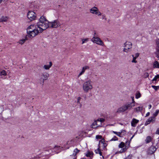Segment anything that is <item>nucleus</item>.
<instances>
[{
	"label": "nucleus",
	"mask_w": 159,
	"mask_h": 159,
	"mask_svg": "<svg viewBox=\"0 0 159 159\" xmlns=\"http://www.w3.org/2000/svg\"><path fill=\"white\" fill-rule=\"evenodd\" d=\"M90 12L93 14L97 15L98 16L101 15V13L99 11L98 8L95 7H94L91 8L90 10Z\"/></svg>",
	"instance_id": "0eeeda50"
},
{
	"label": "nucleus",
	"mask_w": 159,
	"mask_h": 159,
	"mask_svg": "<svg viewBox=\"0 0 159 159\" xmlns=\"http://www.w3.org/2000/svg\"><path fill=\"white\" fill-rule=\"evenodd\" d=\"M113 132L114 134H118V132H116L114 131H113Z\"/></svg>",
	"instance_id": "864d4df0"
},
{
	"label": "nucleus",
	"mask_w": 159,
	"mask_h": 159,
	"mask_svg": "<svg viewBox=\"0 0 159 159\" xmlns=\"http://www.w3.org/2000/svg\"><path fill=\"white\" fill-rule=\"evenodd\" d=\"M121 132H118V134H116V135L119 137H120V135Z\"/></svg>",
	"instance_id": "09e8293b"
},
{
	"label": "nucleus",
	"mask_w": 159,
	"mask_h": 159,
	"mask_svg": "<svg viewBox=\"0 0 159 159\" xmlns=\"http://www.w3.org/2000/svg\"><path fill=\"white\" fill-rule=\"evenodd\" d=\"M134 135H135L134 134V135H133V136H132L131 138H130V140H129V141H130H130H131V139H132L134 137Z\"/></svg>",
	"instance_id": "3c124183"
},
{
	"label": "nucleus",
	"mask_w": 159,
	"mask_h": 159,
	"mask_svg": "<svg viewBox=\"0 0 159 159\" xmlns=\"http://www.w3.org/2000/svg\"><path fill=\"white\" fill-rule=\"evenodd\" d=\"M1 2V0H0V3Z\"/></svg>",
	"instance_id": "bf43d9fd"
},
{
	"label": "nucleus",
	"mask_w": 159,
	"mask_h": 159,
	"mask_svg": "<svg viewBox=\"0 0 159 159\" xmlns=\"http://www.w3.org/2000/svg\"><path fill=\"white\" fill-rule=\"evenodd\" d=\"M158 48H159V39L157 40L156 42ZM157 57L159 58V51L158 52L157 55Z\"/></svg>",
	"instance_id": "bb28decb"
},
{
	"label": "nucleus",
	"mask_w": 159,
	"mask_h": 159,
	"mask_svg": "<svg viewBox=\"0 0 159 159\" xmlns=\"http://www.w3.org/2000/svg\"><path fill=\"white\" fill-rule=\"evenodd\" d=\"M154 68H159V63L157 61H155L153 64Z\"/></svg>",
	"instance_id": "6ab92c4d"
},
{
	"label": "nucleus",
	"mask_w": 159,
	"mask_h": 159,
	"mask_svg": "<svg viewBox=\"0 0 159 159\" xmlns=\"http://www.w3.org/2000/svg\"><path fill=\"white\" fill-rule=\"evenodd\" d=\"M80 150H78L77 148H75L73 151V153L72 156L74 157L75 156L76 154L79 152Z\"/></svg>",
	"instance_id": "5701e85b"
},
{
	"label": "nucleus",
	"mask_w": 159,
	"mask_h": 159,
	"mask_svg": "<svg viewBox=\"0 0 159 159\" xmlns=\"http://www.w3.org/2000/svg\"><path fill=\"white\" fill-rule=\"evenodd\" d=\"M92 41L93 43H95L99 45L103 46L104 45L102 41L98 37L94 36L92 39Z\"/></svg>",
	"instance_id": "9d476101"
},
{
	"label": "nucleus",
	"mask_w": 159,
	"mask_h": 159,
	"mask_svg": "<svg viewBox=\"0 0 159 159\" xmlns=\"http://www.w3.org/2000/svg\"><path fill=\"white\" fill-rule=\"evenodd\" d=\"M119 148H121V149H124L125 148V143L123 142H121L119 145Z\"/></svg>",
	"instance_id": "aec40b11"
},
{
	"label": "nucleus",
	"mask_w": 159,
	"mask_h": 159,
	"mask_svg": "<svg viewBox=\"0 0 159 159\" xmlns=\"http://www.w3.org/2000/svg\"><path fill=\"white\" fill-rule=\"evenodd\" d=\"M27 39H27L26 38L25 39H22V40H20L19 41V43L20 44H22L25 42L26 40H27Z\"/></svg>",
	"instance_id": "7c9ffc66"
},
{
	"label": "nucleus",
	"mask_w": 159,
	"mask_h": 159,
	"mask_svg": "<svg viewBox=\"0 0 159 159\" xmlns=\"http://www.w3.org/2000/svg\"><path fill=\"white\" fill-rule=\"evenodd\" d=\"M143 109V107H138L135 108L134 109V111H136L137 112H138L139 111H141Z\"/></svg>",
	"instance_id": "412c9836"
},
{
	"label": "nucleus",
	"mask_w": 159,
	"mask_h": 159,
	"mask_svg": "<svg viewBox=\"0 0 159 159\" xmlns=\"http://www.w3.org/2000/svg\"><path fill=\"white\" fill-rule=\"evenodd\" d=\"M132 56L133 57V59L132 61V62L136 63L137 61L135 60L136 58L134 57V55H132Z\"/></svg>",
	"instance_id": "c9c22d12"
},
{
	"label": "nucleus",
	"mask_w": 159,
	"mask_h": 159,
	"mask_svg": "<svg viewBox=\"0 0 159 159\" xmlns=\"http://www.w3.org/2000/svg\"><path fill=\"white\" fill-rule=\"evenodd\" d=\"M149 76V75L148 73L146 72L144 74V76L145 78L148 77Z\"/></svg>",
	"instance_id": "c03bdc74"
},
{
	"label": "nucleus",
	"mask_w": 159,
	"mask_h": 159,
	"mask_svg": "<svg viewBox=\"0 0 159 159\" xmlns=\"http://www.w3.org/2000/svg\"><path fill=\"white\" fill-rule=\"evenodd\" d=\"M152 140V138L150 136H147L146 139H145V141L146 143H150Z\"/></svg>",
	"instance_id": "a211bd4d"
},
{
	"label": "nucleus",
	"mask_w": 159,
	"mask_h": 159,
	"mask_svg": "<svg viewBox=\"0 0 159 159\" xmlns=\"http://www.w3.org/2000/svg\"><path fill=\"white\" fill-rule=\"evenodd\" d=\"M83 73L84 72V71L82 70L81 71Z\"/></svg>",
	"instance_id": "4d7b16f0"
},
{
	"label": "nucleus",
	"mask_w": 159,
	"mask_h": 159,
	"mask_svg": "<svg viewBox=\"0 0 159 159\" xmlns=\"http://www.w3.org/2000/svg\"><path fill=\"white\" fill-rule=\"evenodd\" d=\"M156 134H159V128H158L156 132Z\"/></svg>",
	"instance_id": "49530a36"
},
{
	"label": "nucleus",
	"mask_w": 159,
	"mask_h": 159,
	"mask_svg": "<svg viewBox=\"0 0 159 159\" xmlns=\"http://www.w3.org/2000/svg\"><path fill=\"white\" fill-rule=\"evenodd\" d=\"M89 67L88 66H84L82 68V70L84 71H85V70L86 69H89Z\"/></svg>",
	"instance_id": "58836bf2"
},
{
	"label": "nucleus",
	"mask_w": 159,
	"mask_h": 159,
	"mask_svg": "<svg viewBox=\"0 0 159 159\" xmlns=\"http://www.w3.org/2000/svg\"><path fill=\"white\" fill-rule=\"evenodd\" d=\"M133 155L132 154H129L127 157L125 158L124 159H131Z\"/></svg>",
	"instance_id": "4c0bfd02"
},
{
	"label": "nucleus",
	"mask_w": 159,
	"mask_h": 159,
	"mask_svg": "<svg viewBox=\"0 0 159 159\" xmlns=\"http://www.w3.org/2000/svg\"><path fill=\"white\" fill-rule=\"evenodd\" d=\"M130 142L129 141H127L125 142V148L124 149H121L120 151V153H123L125 152L127 149L128 148L130 143Z\"/></svg>",
	"instance_id": "ddd939ff"
},
{
	"label": "nucleus",
	"mask_w": 159,
	"mask_h": 159,
	"mask_svg": "<svg viewBox=\"0 0 159 159\" xmlns=\"http://www.w3.org/2000/svg\"><path fill=\"white\" fill-rule=\"evenodd\" d=\"M150 115V112H148L146 115V117Z\"/></svg>",
	"instance_id": "8fccbe9b"
},
{
	"label": "nucleus",
	"mask_w": 159,
	"mask_h": 159,
	"mask_svg": "<svg viewBox=\"0 0 159 159\" xmlns=\"http://www.w3.org/2000/svg\"><path fill=\"white\" fill-rule=\"evenodd\" d=\"M0 75H4L5 76L7 75V73L4 70H2L0 72Z\"/></svg>",
	"instance_id": "c85d7f7f"
},
{
	"label": "nucleus",
	"mask_w": 159,
	"mask_h": 159,
	"mask_svg": "<svg viewBox=\"0 0 159 159\" xmlns=\"http://www.w3.org/2000/svg\"><path fill=\"white\" fill-rule=\"evenodd\" d=\"M40 32L39 29L38 27H37L36 29L34 30L33 31H29L28 32V34L26 36V39H28V38H30V39L34 38L39 33H42Z\"/></svg>",
	"instance_id": "20e7f679"
},
{
	"label": "nucleus",
	"mask_w": 159,
	"mask_h": 159,
	"mask_svg": "<svg viewBox=\"0 0 159 159\" xmlns=\"http://www.w3.org/2000/svg\"><path fill=\"white\" fill-rule=\"evenodd\" d=\"M81 99V98L80 97H78V98L77 101V103H79L80 104V107H81V105H82L81 104H80V100Z\"/></svg>",
	"instance_id": "79ce46f5"
},
{
	"label": "nucleus",
	"mask_w": 159,
	"mask_h": 159,
	"mask_svg": "<svg viewBox=\"0 0 159 159\" xmlns=\"http://www.w3.org/2000/svg\"><path fill=\"white\" fill-rule=\"evenodd\" d=\"M98 154H99L100 156H102V152L101 151Z\"/></svg>",
	"instance_id": "5fc2aeb1"
},
{
	"label": "nucleus",
	"mask_w": 159,
	"mask_h": 159,
	"mask_svg": "<svg viewBox=\"0 0 159 159\" xmlns=\"http://www.w3.org/2000/svg\"><path fill=\"white\" fill-rule=\"evenodd\" d=\"M159 79V75H157L155 76L153 79H152V81H156L157 79Z\"/></svg>",
	"instance_id": "2f4dec72"
},
{
	"label": "nucleus",
	"mask_w": 159,
	"mask_h": 159,
	"mask_svg": "<svg viewBox=\"0 0 159 159\" xmlns=\"http://www.w3.org/2000/svg\"><path fill=\"white\" fill-rule=\"evenodd\" d=\"M49 27L56 28L60 26V24L57 20L53 21L48 22Z\"/></svg>",
	"instance_id": "39448f33"
},
{
	"label": "nucleus",
	"mask_w": 159,
	"mask_h": 159,
	"mask_svg": "<svg viewBox=\"0 0 159 159\" xmlns=\"http://www.w3.org/2000/svg\"><path fill=\"white\" fill-rule=\"evenodd\" d=\"M151 122L150 121V119H149V118H148V119L146 120V122L145 123V125H148Z\"/></svg>",
	"instance_id": "72a5a7b5"
},
{
	"label": "nucleus",
	"mask_w": 159,
	"mask_h": 159,
	"mask_svg": "<svg viewBox=\"0 0 159 159\" xmlns=\"http://www.w3.org/2000/svg\"><path fill=\"white\" fill-rule=\"evenodd\" d=\"M88 39H82V44H83L84 43L87 42L88 41Z\"/></svg>",
	"instance_id": "e433bc0d"
},
{
	"label": "nucleus",
	"mask_w": 159,
	"mask_h": 159,
	"mask_svg": "<svg viewBox=\"0 0 159 159\" xmlns=\"http://www.w3.org/2000/svg\"><path fill=\"white\" fill-rule=\"evenodd\" d=\"M151 86L156 91H157L158 89H159V86H155L154 85H152Z\"/></svg>",
	"instance_id": "f704fd0d"
},
{
	"label": "nucleus",
	"mask_w": 159,
	"mask_h": 159,
	"mask_svg": "<svg viewBox=\"0 0 159 159\" xmlns=\"http://www.w3.org/2000/svg\"><path fill=\"white\" fill-rule=\"evenodd\" d=\"M102 19H105V20H107V19L106 18L105 16L103 15L102 16Z\"/></svg>",
	"instance_id": "de8ad7c7"
},
{
	"label": "nucleus",
	"mask_w": 159,
	"mask_h": 159,
	"mask_svg": "<svg viewBox=\"0 0 159 159\" xmlns=\"http://www.w3.org/2000/svg\"><path fill=\"white\" fill-rule=\"evenodd\" d=\"M159 112V110H156V111L155 112L153 113V116H154L155 117H156V116H157Z\"/></svg>",
	"instance_id": "c756f323"
},
{
	"label": "nucleus",
	"mask_w": 159,
	"mask_h": 159,
	"mask_svg": "<svg viewBox=\"0 0 159 159\" xmlns=\"http://www.w3.org/2000/svg\"><path fill=\"white\" fill-rule=\"evenodd\" d=\"M107 145V144L106 143L104 139H102L99 142L98 146L99 147V148H101V147H102V149L104 150L106 149V147Z\"/></svg>",
	"instance_id": "6e6552de"
},
{
	"label": "nucleus",
	"mask_w": 159,
	"mask_h": 159,
	"mask_svg": "<svg viewBox=\"0 0 159 159\" xmlns=\"http://www.w3.org/2000/svg\"><path fill=\"white\" fill-rule=\"evenodd\" d=\"M8 19V18L7 16H2L0 19L1 21H6Z\"/></svg>",
	"instance_id": "4be33fe9"
},
{
	"label": "nucleus",
	"mask_w": 159,
	"mask_h": 159,
	"mask_svg": "<svg viewBox=\"0 0 159 159\" xmlns=\"http://www.w3.org/2000/svg\"><path fill=\"white\" fill-rule=\"evenodd\" d=\"M132 99V102L127 103L121 107L118 108L116 111L118 113L123 112L127 110H130L132 109L133 107L135 106V102L134 101V98L133 97H131Z\"/></svg>",
	"instance_id": "f03ea898"
},
{
	"label": "nucleus",
	"mask_w": 159,
	"mask_h": 159,
	"mask_svg": "<svg viewBox=\"0 0 159 159\" xmlns=\"http://www.w3.org/2000/svg\"><path fill=\"white\" fill-rule=\"evenodd\" d=\"M28 19L30 21L34 20L36 17L35 13L33 11H29L27 15Z\"/></svg>",
	"instance_id": "9b49d317"
},
{
	"label": "nucleus",
	"mask_w": 159,
	"mask_h": 159,
	"mask_svg": "<svg viewBox=\"0 0 159 159\" xmlns=\"http://www.w3.org/2000/svg\"><path fill=\"white\" fill-rule=\"evenodd\" d=\"M100 148H99V147H98V149L95 150V152L96 154H98L100 152L101 150L99 149Z\"/></svg>",
	"instance_id": "a19ab883"
},
{
	"label": "nucleus",
	"mask_w": 159,
	"mask_h": 159,
	"mask_svg": "<svg viewBox=\"0 0 159 159\" xmlns=\"http://www.w3.org/2000/svg\"><path fill=\"white\" fill-rule=\"evenodd\" d=\"M152 107V105L151 104H150L148 106V108L149 109H150Z\"/></svg>",
	"instance_id": "603ef678"
},
{
	"label": "nucleus",
	"mask_w": 159,
	"mask_h": 159,
	"mask_svg": "<svg viewBox=\"0 0 159 159\" xmlns=\"http://www.w3.org/2000/svg\"><path fill=\"white\" fill-rule=\"evenodd\" d=\"M40 32H42L49 27L48 21L44 16H42L37 24Z\"/></svg>",
	"instance_id": "f257e3e1"
},
{
	"label": "nucleus",
	"mask_w": 159,
	"mask_h": 159,
	"mask_svg": "<svg viewBox=\"0 0 159 159\" xmlns=\"http://www.w3.org/2000/svg\"><path fill=\"white\" fill-rule=\"evenodd\" d=\"M139 120L135 118H133L131 122V125L133 127H135L136 124L139 122Z\"/></svg>",
	"instance_id": "4468645a"
},
{
	"label": "nucleus",
	"mask_w": 159,
	"mask_h": 159,
	"mask_svg": "<svg viewBox=\"0 0 159 159\" xmlns=\"http://www.w3.org/2000/svg\"><path fill=\"white\" fill-rule=\"evenodd\" d=\"M36 28V27L35 28L34 25H30L28 27V28L27 29V34H28V32L29 31H33L34 30H35Z\"/></svg>",
	"instance_id": "dca6fc26"
},
{
	"label": "nucleus",
	"mask_w": 159,
	"mask_h": 159,
	"mask_svg": "<svg viewBox=\"0 0 159 159\" xmlns=\"http://www.w3.org/2000/svg\"><path fill=\"white\" fill-rule=\"evenodd\" d=\"M149 118L150 119L151 122L152 123H154L156 121V117H155L154 116H152Z\"/></svg>",
	"instance_id": "b1692460"
},
{
	"label": "nucleus",
	"mask_w": 159,
	"mask_h": 159,
	"mask_svg": "<svg viewBox=\"0 0 159 159\" xmlns=\"http://www.w3.org/2000/svg\"><path fill=\"white\" fill-rule=\"evenodd\" d=\"M139 53H136L135 54V57H135V58H137L139 56Z\"/></svg>",
	"instance_id": "a18cd8bd"
},
{
	"label": "nucleus",
	"mask_w": 159,
	"mask_h": 159,
	"mask_svg": "<svg viewBox=\"0 0 159 159\" xmlns=\"http://www.w3.org/2000/svg\"><path fill=\"white\" fill-rule=\"evenodd\" d=\"M49 76V74L46 72L43 73L41 75V78L40 80V83L42 85H43L44 81L48 79Z\"/></svg>",
	"instance_id": "1a4fd4ad"
},
{
	"label": "nucleus",
	"mask_w": 159,
	"mask_h": 159,
	"mask_svg": "<svg viewBox=\"0 0 159 159\" xmlns=\"http://www.w3.org/2000/svg\"><path fill=\"white\" fill-rule=\"evenodd\" d=\"M98 122V121L97 120H95L91 125V127L95 129L97 128L98 126H100V125H98L97 124Z\"/></svg>",
	"instance_id": "2eb2a0df"
},
{
	"label": "nucleus",
	"mask_w": 159,
	"mask_h": 159,
	"mask_svg": "<svg viewBox=\"0 0 159 159\" xmlns=\"http://www.w3.org/2000/svg\"><path fill=\"white\" fill-rule=\"evenodd\" d=\"M125 48L123 49V51L128 53L130 51V50L132 48V44L131 42L126 41L124 44Z\"/></svg>",
	"instance_id": "423d86ee"
},
{
	"label": "nucleus",
	"mask_w": 159,
	"mask_h": 159,
	"mask_svg": "<svg viewBox=\"0 0 159 159\" xmlns=\"http://www.w3.org/2000/svg\"><path fill=\"white\" fill-rule=\"evenodd\" d=\"M61 149V147L60 146H55L54 148L53 149V150L54 151H55V150H58L59 151H60V150H59L60 149Z\"/></svg>",
	"instance_id": "cd10ccee"
},
{
	"label": "nucleus",
	"mask_w": 159,
	"mask_h": 159,
	"mask_svg": "<svg viewBox=\"0 0 159 159\" xmlns=\"http://www.w3.org/2000/svg\"><path fill=\"white\" fill-rule=\"evenodd\" d=\"M83 73L81 72L79 74V76H80Z\"/></svg>",
	"instance_id": "6e6d98bb"
},
{
	"label": "nucleus",
	"mask_w": 159,
	"mask_h": 159,
	"mask_svg": "<svg viewBox=\"0 0 159 159\" xmlns=\"http://www.w3.org/2000/svg\"><path fill=\"white\" fill-rule=\"evenodd\" d=\"M156 149L154 146H151L148 149L147 152L148 154H152L156 151Z\"/></svg>",
	"instance_id": "f8f14e48"
},
{
	"label": "nucleus",
	"mask_w": 159,
	"mask_h": 159,
	"mask_svg": "<svg viewBox=\"0 0 159 159\" xmlns=\"http://www.w3.org/2000/svg\"><path fill=\"white\" fill-rule=\"evenodd\" d=\"M93 153L92 152H88L85 154V155L87 157H91L93 155Z\"/></svg>",
	"instance_id": "a878e982"
},
{
	"label": "nucleus",
	"mask_w": 159,
	"mask_h": 159,
	"mask_svg": "<svg viewBox=\"0 0 159 159\" xmlns=\"http://www.w3.org/2000/svg\"><path fill=\"white\" fill-rule=\"evenodd\" d=\"M118 140V138L116 137L115 136H114L110 140V141H116Z\"/></svg>",
	"instance_id": "473e14b6"
},
{
	"label": "nucleus",
	"mask_w": 159,
	"mask_h": 159,
	"mask_svg": "<svg viewBox=\"0 0 159 159\" xmlns=\"http://www.w3.org/2000/svg\"><path fill=\"white\" fill-rule=\"evenodd\" d=\"M52 62L50 61L49 62V65H45L43 66V68L46 70H48L52 66Z\"/></svg>",
	"instance_id": "f3484780"
},
{
	"label": "nucleus",
	"mask_w": 159,
	"mask_h": 159,
	"mask_svg": "<svg viewBox=\"0 0 159 159\" xmlns=\"http://www.w3.org/2000/svg\"><path fill=\"white\" fill-rule=\"evenodd\" d=\"M58 153V152H56V153Z\"/></svg>",
	"instance_id": "13d9d810"
},
{
	"label": "nucleus",
	"mask_w": 159,
	"mask_h": 159,
	"mask_svg": "<svg viewBox=\"0 0 159 159\" xmlns=\"http://www.w3.org/2000/svg\"><path fill=\"white\" fill-rule=\"evenodd\" d=\"M141 96V94L139 91L137 92L135 95V98L137 99L140 98Z\"/></svg>",
	"instance_id": "393cba45"
},
{
	"label": "nucleus",
	"mask_w": 159,
	"mask_h": 159,
	"mask_svg": "<svg viewBox=\"0 0 159 159\" xmlns=\"http://www.w3.org/2000/svg\"><path fill=\"white\" fill-rule=\"evenodd\" d=\"M91 81L89 80L84 82L83 85V89L85 92H88L91 90L93 88V86L91 84Z\"/></svg>",
	"instance_id": "7ed1b4c3"
},
{
	"label": "nucleus",
	"mask_w": 159,
	"mask_h": 159,
	"mask_svg": "<svg viewBox=\"0 0 159 159\" xmlns=\"http://www.w3.org/2000/svg\"><path fill=\"white\" fill-rule=\"evenodd\" d=\"M96 138L97 139H102V136L101 135H97L96 136Z\"/></svg>",
	"instance_id": "ea45409f"
},
{
	"label": "nucleus",
	"mask_w": 159,
	"mask_h": 159,
	"mask_svg": "<svg viewBox=\"0 0 159 159\" xmlns=\"http://www.w3.org/2000/svg\"><path fill=\"white\" fill-rule=\"evenodd\" d=\"M98 122H100V123L101 122H103L104 121V120L102 118H101L100 119H98V120H97Z\"/></svg>",
	"instance_id": "37998d69"
}]
</instances>
